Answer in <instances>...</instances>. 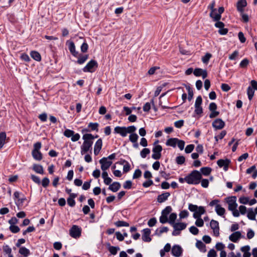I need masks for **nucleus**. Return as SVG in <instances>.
Instances as JSON below:
<instances>
[{
    "label": "nucleus",
    "instance_id": "obj_51",
    "mask_svg": "<svg viewBox=\"0 0 257 257\" xmlns=\"http://www.w3.org/2000/svg\"><path fill=\"white\" fill-rule=\"evenodd\" d=\"M194 149V145L193 144H190L187 145L185 149V152L186 153L189 154L191 153Z\"/></svg>",
    "mask_w": 257,
    "mask_h": 257
},
{
    "label": "nucleus",
    "instance_id": "obj_28",
    "mask_svg": "<svg viewBox=\"0 0 257 257\" xmlns=\"http://www.w3.org/2000/svg\"><path fill=\"white\" fill-rule=\"evenodd\" d=\"M30 55L35 60L40 62L41 60V56L40 54L36 51H32L30 53Z\"/></svg>",
    "mask_w": 257,
    "mask_h": 257
},
{
    "label": "nucleus",
    "instance_id": "obj_7",
    "mask_svg": "<svg viewBox=\"0 0 257 257\" xmlns=\"http://www.w3.org/2000/svg\"><path fill=\"white\" fill-rule=\"evenodd\" d=\"M99 163L101 164V169L102 171H106L112 164V162L108 160V158L103 157L99 160Z\"/></svg>",
    "mask_w": 257,
    "mask_h": 257
},
{
    "label": "nucleus",
    "instance_id": "obj_19",
    "mask_svg": "<svg viewBox=\"0 0 257 257\" xmlns=\"http://www.w3.org/2000/svg\"><path fill=\"white\" fill-rule=\"evenodd\" d=\"M98 126L99 124L97 122H90L88 125V127L90 128V130L83 129L82 130V132H89L90 131H95L97 132L98 131Z\"/></svg>",
    "mask_w": 257,
    "mask_h": 257
},
{
    "label": "nucleus",
    "instance_id": "obj_8",
    "mask_svg": "<svg viewBox=\"0 0 257 257\" xmlns=\"http://www.w3.org/2000/svg\"><path fill=\"white\" fill-rule=\"evenodd\" d=\"M210 227L213 229L214 235L218 236L219 235V227L218 222L211 220L210 223Z\"/></svg>",
    "mask_w": 257,
    "mask_h": 257
},
{
    "label": "nucleus",
    "instance_id": "obj_47",
    "mask_svg": "<svg viewBox=\"0 0 257 257\" xmlns=\"http://www.w3.org/2000/svg\"><path fill=\"white\" fill-rule=\"evenodd\" d=\"M125 163V164L123 165V171L124 173H127L130 170V167H131L130 165L128 163V162H127V161H126L125 160H123V163Z\"/></svg>",
    "mask_w": 257,
    "mask_h": 257
},
{
    "label": "nucleus",
    "instance_id": "obj_36",
    "mask_svg": "<svg viewBox=\"0 0 257 257\" xmlns=\"http://www.w3.org/2000/svg\"><path fill=\"white\" fill-rule=\"evenodd\" d=\"M3 249L4 252L8 254L9 257H14L11 253L12 249L8 245H4Z\"/></svg>",
    "mask_w": 257,
    "mask_h": 257
},
{
    "label": "nucleus",
    "instance_id": "obj_31",
    "mask_svg": "<svg viewBox=\"0 0 257 257\" xmlns=\"http://www.w3.org/2000/svg\"><path fill=\"white\" fill-rule=\"evenodd\" d=\"M32 155L33 158L37 161H40L42 159V154L40 151H32Z\"/></svg>",
    "mask_w": 257,
    "mask_h": 257
},
{
    "label": "nucleus",
    "instance_id": "obj_14",
    "mask_svg": "<svg viewBox=\"0 0 257 257\" xmlns=\"http://www.w3.org/2000/svg\"><path fill=\"white\" fill-rule=\"evenodd\" d=\"M195 76L197 77L202 76L203 79L207 76V73L206 70H203L201 68H195L193 71Z\"/></svg>",
    "mask_w": 257,
    "mask_h": 257
},
{
    "label": "nucleus",
    "instance_id": "obj_44",
    "mask_svg": "<svg viewBox=\"0 0 257 257\" xmlns=\"http://www.w3.org/2000/svg\"><path fill=\"white\" fill-rule=\"evenodd\" d=\"M88 55H85L78 58L77 63L79 64H83L88 59Z\"/></svg>",
    "mask_w": 257,
    "mask_h": 257
},
{
    "label": "nucleus",
    "instance_id": "obj_62",
    "mask_svg": "<svg viewBox=\"0 0 257 257\" xmlns=\"http://www.w3.org/2000/svg\"><path fill=\"white\" fill-rule=\"evenodd\" d=\"M189 231L191 233H192L194 235H197L199 232L198 229L194 226H191L189 228Z\"/></svg>",
    "mask_w": 257,
    "mask_h": 257
},
{
    "label": "nucleus",
    "instance_id": "obj_64",
    "mask_svg": "<svg viewBox=\"0 0 257 257\" xmlns=\"http://www.w3.org/2000/svg\"><path fill=\"white\" fill-rule=\"evenodd\" d=\"M177 145L178 148L180 149V150H183L185 146V142L183 140H180L178 139V141L177 142Z\"/></svg>",
    "mask_w": 257,
    "mask_h": 257
},
{
    "label": "nucleus",
    "instance_id": "obj_55",
    "mask_svg": "<svg viewBox=\"0 0 257 257\" xmlns=\"http://www.w3.org/2000/svg\"><path fill=\"white\" fill-rule=\"evenodd\" d=\"M196 220L195 221V225L198 227H202L204 225V221L203 219L200 217L195 218Z\"/></svg>",
    "mask_w": 257,
    "mask_h": 257
},
{
    "label": "nucleus",
    "instance_id": "obj_54",
    "mask_svg": "<svg viewBox=\"0 0 257 257\" xmlns=\"http://www.w3.org/2000/svg\"><path fill=\"white\" fill-rule=\"evenodd\" d=\"M249 64V61L247 59L245 58L243 59L239 64V66L241 68H245Z\"/></svg>",
    "mask_w": 257,
    "mask_h": 257
},
{
    "label": "nucleus",
    "instance_id": "obj_60",
    "mask_svg": "<svg viewBox=\"0 0 257 257\" xmlns=\"http://www.w3.org/2000/svg\"><path fill=\"white\" fill-rule=\"evenodd\" d=\"M132 182L130 180L126 181L123 185V188L124 189H131L132 188Z\"/></svg>",
    "mask_w": 257,
    "mask_h": 257
},
{
    "label": "nucleus",
    "instance_id": "obj_49",
    "mask_svg": "<svg viewBox=\"0 0 257 257\" xmlns=\"http://www.w3.org/2000/svg\"><path fill=\"white\" fill-rule=\"evenodd\" d=\"M188 215L189 212L187 210H184L181 211L179 214L180 219L186 218L188 216Z\"/></svg>",
    "mask_w": 257,
    "mask_h": 257
},
{
    "label": "nucleus",
    "instance_id": "obj_22",
    "mask_svg": "<svg viewBox=\"0 0 257 257\" xmlns=\"http://www.w3.org/2000/svg\"><path fill=\"white\" fill-rule=\"evenodd\" d=\"M174 229L181 231L186 228L187 224L185 223L178 222L175 223L172 225Z\"/></svg>",
    "mask_w": 257,
    "mask_h": 257
},
{
    "label": "nucleus",
    "instance_id": "obj_45",
    "mask_svg": "<svg viewBox=\"0 0 257 257\" xmlns=\"http://www.w3.org/2000/svg\"><path fill=\"white\" fill-rule=\"evenodd\" d=\"M115 225L117 226V227H121V226H129V223L125 222V221H120V220H118L116 222H115L114 223Z\"/></svg>",
    "mask_w": 257,
    "mask_h": 257
},
{
    "label": "nucleus",
    "instance_id": "obj_17",
    "mask_svg": "<svg viewBox=\"0 0 257 257\" xmlns=\"http://www.w3.org/2000/svg\"><path fill=\"white\" fill-rule=\"evenodd\" d=\"M247 6L246 0H239L236 4V8L240 13L244 12V8Z\"/></svg>",
    "mask_w": 257,
    "mask_h": 257
},
{
    "label": "nucleus",
    "instance_id": "obj_46",
    "mask_svg": "<svg viewBox=\"0 0 257 257\" xmlns=\"http://www.w3.org/2000/svg\"><path fill=\"white\" fill-rule=\"evenodd\" d=\"M186 89H187V90L188 91V99L189 101H190L192 99L193 96V90L189 86H187L186 87Z\"/></svg>",
    "mask_w": 257,
    "mask_h": 257
},
{
    "label": "nucleus",
    "instance_id": "obj_61",
    "mask_svg": "<svg viewBox=\"0 0 257 257\" xmlns=\"http://www.w3.org/2000/svg\"><path fill=\"white\" fill-rule=\"evenodd\" d=\"M31 179L36 184H40L41 180L39 177L35 176L34 175H31Z\"/></svg>",
    "mask_w": 257,
    "mask_h": 257
},
{
    "label": "nucleus",
    "instance_id": "obj_25",
    "mask_svg": "<svg viewBox=\"0 0 257 257\" xmlns=\"http://www.w3.org/2000/svg\"><path fill=\"white\" fill-rule=\"evenodd\" d=\"M19 253L24 257H27L30 254V251L26 247L22 246L19 248Z\"/></svg>",
    "mask_w": 257,
    "mask_h": 257
},
{
    "label": "nucleus",
    "instance_id": "obj_26",
    "mask_svg": "<svg viewBox=\"0 0 257 257\" xmlns=\"http://www.w3.org/2000/svg\"><path fill=\"white\" fill-rule=\"evenodd\" d=\"M178 141V139L177 138H170L167 140L166 144L168 146H171L175 148L177 145Z\"/></svg>",
    "mask_w": 257,
    "mask_h": 257
},
{
    "label": "nucleus",
    "instance_id": "obj_3",
    "mask_svg": "<svg viewBox=\"0 0 257 257\" xmlns=\"http://www.w3.org/2000/svg\"><path fill=\"white\" fill-rule=\"evenodd\" d=\"M225 200L228 204V209L232 212L233 216L238 217L239 212L237 209L236 197L235 196L228 197L225 199Z\"/></svg>",
    "mask_w": 257,
    "mask_h": 257
},
{
    "label": "nucleus",
    "instance_id": "obj_20",
    "mask_svg": "<svg viewBox=\"0 0 257 257\" xmlns=\"http://www.w3.org/2000/svg\"><path fill=\"white\" fill-rule=\"evenodd\" d=\"M241 234L239 231H235L232 233L229 237L230 241L233 242H236L237 240L241 237Z\"/></svg>",
    "mask_w": 257,
    "mask_h": 257
},
{
    "label": "nucleus",
    "instance_id": "obj_1",
    "mask_svg": "<svg viewBox=\"0 0 257 257\" xmlns=\"http://www.w3.org/2000/svg\"><path fill=\"white\" fill-rule=\"evenodd\" d=\"M82 139L84 142L82 145L81 146V154L86 153L90 149L92 148L94 136L91 134H86L83 136Z\"/></svg>",
    "mask_w": 257,
    "mask_h": 257
},
{
    "label": "nucleus",
    "instance_id": "obj_13",
    "mask_svg": "<svg viewBox=\"0 0 257 257\" xmlns=\"http://www.w3.org/2000/svg\"><path fill=\"white\" fill-rule=\"evenodd\" d=\"M125 126H116L114 129V133L119 134L121 137H125L127 136V133Z\"/></svg>",
    "mask_w": 257,
    "mask_h": 257
},
{
    "label": "nucleus",
    "instance_id": "obj_52",
    "mask_svg": "<svg viewBox=\"0 0 257 257\" xmlns=\"http://www.w3.org/2000/svg\"><path fill=\"white\" fill-rule=\"evenodd\" d=\"M41 183H42V185L43 187L46 188L48 186L50 183V180L48 178L45 177L42 179V181Z\"/></svg>",
    "mask_w": 257,
    "mask_h": 257
},
{
    "label": "nucleus",
    "instance_id": "obj_37",
    "mask_svg": "<svg viewBox=\"0 0 257 257\" xmlns=\"http://www.w3.org/2000/svg\"><path fill=\"white\" fill-rule=\"evenodd\" d=\"M247 93L249 100H251L254 95V90L251 86H248L247 89Z\"/></svg>",
    "mask_w": 257,
    "mask_h": 257
},
{
    "label": "nucleus",
    "instance_id": "obj_23",
    "mask_svg": "<svg viewBox=\"0 0 257 257\" xmlns=\"http://www.w3.org/2000/svg\"><path fill=\"white\" fill-rule=\"evenodd\" d=\"M120 188V184L117 182H114L110 184L108 187V189L113 192H117Z\"/></svg>",
    "mask_w": 257,
    "mask_h": 257
},
{
    "label": "nucleus",
    "instance_id": "obj_33",
    "mask_svg": "<svg viewBox=\"0 0 257 257\" xmlns=\"http://www.w3.org/2000/svg\"><path fill=\"white\" fill-rule=\"evenodd\" d=\"M196 246L201 251L204 252L206 250L205 245L201 241H197Z\"/></svg>",
    "mask_w": 257,
    "mask_h": 257
},
{
    "label": "nucleus",
    "instance_id": "obj_43",
    "mask_svg": "<svg viewBox=\"0 0 257 257\" xmlns=\"http://www.w3.org/2000/svg\"><path fill=\"white\" fill-rule=\"evenodd\" d=\"M150 153V150L148 148H144L143 149L140 155L142 158H145Z\"/></svg>",
    "mask_w": 257,
    "mask_h": 257
},
{
    "label": "nucleus",
    "instance_id": "obj_50",
    "mask_svg": "<svg viewBox=\"0 0 257 257\" xmlns=\"http://www.w3.org/2000/svg\"><path fill=\"white\" fill-rule=\"evenodd\" d=\"M126 129L127 134L129 133L130 134H135L134 133L136 131L137 128L134 125H131L128 127H126Z\"/></svg>",
    "mask_w": 257,
    "mask_h": 257
},
{
    "label": "nucleus",
    "instance_id": "obj_59",
    "mask_svg": "<svg viewBox=\"0 0 257 257\" xmlns=\"http://www.w3.org/2000/svg\"><path fill=\"white\" fill-rule=\"evenodd\" d=\"M238 37L241 43H243L246 41V38H245L243 33L242 32H239L238 34Z\"/></svg>",
    "mask_w": 257,
    "mask_h": 257
},
{
    "label": "nucleus",
    "instance_id": "obj_38",
    "mask_svg": "<svg viewBox=\"0 0 257 257\" xmlns=\"http://www.w3.org/2000/svg\"><path fill=\"white\" fill-rule=\"evenodd\" d=\"M201 174L205 176H208L210 174L211 171V169L209 167H203L200 169Z\"/></svg>",
    "mask_w": 257,
    "mask_h": 257
},
{
    "label": "nucleus",
    "instance_id": "obj_57",
    "mask_svg": "<svg viewBox=\"0 0 257 257\" xmlns=\"http://www.w3.org/2000/svg\"><path fill=\"white\" fill-rule=\"evenodd\" d=\"M74 134V131L69 129H66L64 132V135L67 138L72 137Z\"/></svg>",
    "mask_w": 257,
    "mask_h": 257
},
{
    "label": "nucleus",
    "instance_id": "obj_12",
    "mask_svg": "<svg viewBox=\"0 0 257 257\" xmlns=\"http://www.w3.org/2000/svg\"><path fill=\"white\" fill-rule=\"evenodd\" d=\"M230 163V161L228 159L226 160H223V159H219L217 161V164L218 166L221 168L223 167V170L225 171H227L228 169V166L229 163Z\"/></svg>",
    "mask_w": 257,
    "mask_h": 257
},
{
    "label": "nucleus",
    "instance_id": "obj_39",
    "mask_svg": "<svg viewBox=\"0 0 257 257\" xmlns=\"http://www.w3.org/2000/svg\"><path fill=\"white\" fill-rule=\"evenodd\" d=\"M177 218V214L176 213H172L170 214L169 216V219L168 220V222L172 225L173 224H174L175 222V220Z\"/></svg>",
    "mask_w": 257,
    "mask_h": 257
},
{
    "label": "nucleus",
    "instance_id": "obj_2",
    "mask_svg": "<svg viewBox=\"0 0 257 257\" xmlns=\"http://www.w3.org/2000/svg\"><path fill=\"white\" fill-rule=\"evenodd\" d=\"M202 179V175L197 170L192 171L185 177V182L188 184H198Z\"/></svg>",
    "mask_w": 257,
    "mask_h": 257
},
{
    "label": "nucleus",
    "instance_id": "obj_35",
    "mask_svg": "<svg viewBox=\"0 0 257 257\" xmlns=\"http://www.w3.org/2000/svg\"><path fill=\"white\" fill-rule=\"evenodd\" d=\"M6 139V134L5 132L0 133V150L3 148L5 144Z\"/></svg>",
    "mask_w": 257,
    "mask_h": 257
},
{
    "label": "nucleus",
    "instance_id": "obj_48",
    "mask_svg": "<svg viewBox=\"0 0 257 257\" xmlns=\"http://www.w3.org/2000/svg\"><path fill=\"white\" fill-rule=\"evenodd\" d=\"M212 55L210 53H206L202 58V61L204 63H207L211 57Z\"/></svg>",
    "mask_w": 257,
    "mask_h": 257
},
{
    "label": "nucleus",
    "instance_id": "obj_63",
    "mask_svg": "<svg viewBox=\"0 0 257 257\" xmlns=\"http://www.w3.org/2000/svg\"><path fill=\"white\" fill-rule=\"evenodd\" d=\"M157 223V219L156 218L153 217L151 218L148 222V225L150 227L154 226Z\"/></svg>",
    "mask_w": 257,
    "mask_h": 257
},
{
    "label": "nucleus",
    "instance_id": "obj_5",
    "mask_svg": "<svg viewBox=\"0 0 257 257\" xmlns=\"http://www.w3.org/2000/svg\"><path fill=\"white\" fill-rule=\"evenodd\" d=\"M162 151V147L161 145H158L155 146L153 149V154L152 155V158L155 160H159L161 157V152Z\"/></svg>",
    "mask_w": 257,
    "mask_h": 257
},
{
    "label": "nucleus",
    "instance_id": "obj_56",
    "mask_svg": "<svg viewBox=\"0 0 257 257\" xmlns=\"http://www.w3.org/2000/svg\"><path fill=\"white\" fill-rule=\"evenodd\" d=\"M142 175V171L139 169H136L133 174V179L139 178Z\"/></svg>",
    "mask_w": 257,
    "mask_h": 257
},
{
    "label": "nucleus",
    "instance_id": "obj_6",
    "mask_svg": "<svg viewBox=\"0 0 257 257\" xmlns=\"http://www.w3.org/2000/svg\"><path fill=\"white\" fill-rule=\"evenodd\" d=\"M217 107V106L215 103L211 102L210 103L209 106V110L211 111V113L209 114L210 118H212L217 116L219 115V111H216Z\"/></svg>",
    "mask_w": 257,
    "mask_h": 257
},
{
    "label": "nucleus",
    "instance_id": "obj_40",
    "mask_svg": "<svg viewBox=\"0 0 257 257\" xmlns=\"http://www.w3.org/2000/svg\"><path fill=\"white\" fill-rule=\"evenodd\" d=\"M138 138L139 136L136 133L130 134L129 136V140L132 143H136L137 142Z\"/></svg>",
    "mask_w": 257,
    "mask_h": 257
},
{
    "label": "nucleus",
    "instance_id": "obj_4",
    "mask_svg": "<svg viewBox=\"0 0 257 257\" xmlns=\"http://www.w3.org/2000/svg\"><path fill=\"white\" fill-rule=\"evenodd\" d=\"M98 67V63L96 60H90L82 69L84 72H94Z\"/></svg>",
    "mask_w": 257,
    "mask_h": 257
},
{
    "label": "nucleus",
    "instance_id": "obj_32",
    "mask_svg": "<svg viewBox=\"0 0 257 257\" xmlns=\"http://www.w3.org/2000/svg\"><path fill=\"white\" fill-rule=\"evenodd\" d=\"M247 217L250 220H255V214L252 208H250L248 209Z\"/></svg>",
    "mask_w": 257,
    "mask_h": 257
},
{
    "label": "nucleus",
    "instance_id": "obj_29",
    "mask_svg": "<svg viewBox=\"0 0 257 257\" xmlns=\"http://www.w3.org/2000/svg\"><path fill=\"white\" fill-rule=\"evenodd\" d=\"M210 17L213 19L214 21H218L221 19V15L217 13V11H211Z\"/></svg>",
    "mask_w": 257,
    "mask_h": 257
},
{
    "label": "nucleus",
    "instance_id": "obj_53",
    "mask_svg": "<svg viewBox=\"0 0 257 257\" xmlns=\"http://www.w3.org/2000/svg\"><path fill=\"white\" fill-rule=\"evenodd\" d=\"M9 229L10 231L14 233H16L19 232L20 230V228L18 226L15 225H11L9 227Z\"/></svg>",
    "mask_w": 257,
    "mask_h": 257
},
{
    "label": "nucleus",
    "instance_id": "obj_16",
    "mask_svg": "<svg viewBox=\"0 0 257 257\" xmlns=\"http://www.w3.org/2000/svg\"><path fill=\"white\" fill-rule=\"evenodd\" d=\"M102 146V140L101 139H99L94 145V154L97 156L99 153Z\"/></svg>",
    "mask_w": 257,
    "mask_h": 257
},
{
    "label": "nucleus",
    "instance_id": "obj_41",
    "mask_svg": "<svg viewBox=\"0 0 257 257\" xmlns=\"http://www.w3.org/2000/svg\"><path fill=\"white\" fill-rule=\"evenodd\" d=\"M185 161V158L183 156H179L176 158V162L178 165H182Z\"/></svg>",
    "mask_w": 257,
    "mask_h": 257
},
{
    "label": "nucleus",
    "instance_id": "obj_27",
    "mask_svg": "<svg viewBox=\"0 0 257 257\" xmlns=\"http://www.w3.org/2000/svg\"><path fill=\"white\" fill-rule=\"evenodd\" d=\"M77 195L75 194H70L69 197L67 199V203L70 206L73 207L75 205L74 198Z\"/></svg>",
    "mask_w": 257,
    "mask_h": 257
},
{
    "label": "nucleus",
    "instance_id": "obj_15",
    "mask_svg": "<svg viewBox=\"0 0 257 257\" xmlns=\"http://www.w3.org/2000/svg\"><path fill=\"white\" fill-rule=\"evenodd\" d=\"M143 234L142 235V239L145 242H150L152 239L150 235L151 234V230L149 228H145L142 230Z\"/></svg>",
    "mask_w": 257,
    "mask_h": 257
},
{
    "label": "nucleus",
    "instance_id": "obj_34",
    "mask_svg": "<svg viewBox=\"0 0 257 257\" xmlns=\"http://www.w3.org/2000/svg\"><path fill=\"white\" fill-rule=\"evenodd\" d=\"M69 50L71 53L75 57L77 56L78 54L77 52L75 50V46L73 42H71L69 45Z\"/></svg>",
    "mask_w": 257,
    "mask_h": 257
},
{
    "label": "nucleus",
    "instance_id": "obj_21",
    "mask_svg": "<svg viewBox=\"0 0 257 257\" xmlns=\"http://www.w3.org/2000/svg\"><path fill=\"white\" fill-rule=\"evenodd\" d=\"M205 212V210L204 207L198 206V209L193 213V216L194 218H199L200 217L202 214H204Z\"/></svg>",
    "mask_w": 257,
    "mask_h": 257
},
{
    "label": "nucleus",
    "instance_id": "obj_9",
    "mask_svg": "<svg viewBox=\"0 0 257 257\" xmlns=\"http://www.w3.org/2000/svg\"><path fill=\"white\" fill-rule=\"evenodd\" d=\"M70 235L73 238H78L81 235V229L77 225H73L70 230Z\"/></svg>",
    "mask_w": 257,
    "mask_h": 257
},
{
    "label": "nucleus",
    "instance_id": "obj_58",
    "mask_svg": "<svg viewBox=\"0 0 257 257\" xmlns=\"http://www.w3.org/2000/svg\"><path fill=\"white\" fill-rule=\"evenodd\" d=\"M119 249V248L118 247H115V246H110L109 248V251L110 252L113 254L115 255L117 253V251Z\"/></svg>",
    "mask_w": 257,
    "mask_h": 257
},
{
    "label": "nucleus",
    "instance_id": "obj_10",
    "mask_svg": "<svg viewBox=\"0 0 257 257\" xmlns=\"http://www.w3.org/2000/svg\"><path fill=\"white\" fill-rule=\"evenodd\" d=\"M171 252L173 256L180 257L182 254L183 249L179 245H174L172 248Z\"/></svg>",
    "mask_w": 257,
    "mask_h": 257
},
{
    "label": "nucleus",
    "instance_id": "obj_18",
    "mask_svg": "<svg viewBox=\"0 0 257 257\" xmlns=\"http://www.w3.org/2000/svg\"><path fill=\"white\" fill-rule=\"evenodd\" d=\"M170 196L169 192H165L158 196L157 201L159 203H163L166 201Z\"/></svg>",
    "mask_w": 257,
    "mask_h": 257
},
{
    "label": "nucleus",
    "instance_id": "obj_42",
    "mask_svg": "<svg viewBox=\"0 0 257 257\" xmlns=\"http://www.w3.org/2000/svg\"><path fill=\"white\" fill-rule=\"evenodd\" d=\"M172 210V207L170 206H168L162 210L161 214L168 217V215L171 212Z\"/></svg>",
    "mask_w": 257,
    "mask_h": 257
},
{
    "label": "nucleus",
    "instance_id": "obj_11",
    "mask_svg": "<svg viewBox=\"0 0 257 257\" xmlns=\"http://www.w3.org/2000/svg\"><path fill=\"white\" fill-rule=\"evenodd\" d=\"M224 122L220 118H217L212 122V126L215 130H221L224 127Z\"/></svg>",
    "mask_w": 257,
    "mask_h": 257
},
{
    "label": "nucleus",
    "instance_id": "obj_24",
    "mask_svg": "<svg viewBox=\"0 0 257 257\" xmlns=\"http://www.w3.org/2000/svg\"><path fill=\"white\" fill-rule=\"evenodd\" d=\"M215 211L218 215L222 216L225 213V209L222 207L220 204H217L215 206Z\"/></svg>",
    "mask_w": 257,
    "mask_h": 257
},
{
    "label": "nucleus",
    "instance_id": "obj_30",
    "mask_svg": "<svg viewBox=\"0 0 257 257\" xmlns=\"http://www.w3.org/2000/svg\"><path fill=\"white\" fill-rule=\"evenodd\" d=\"M33 169L35 172L40 174H43L44 173L43 168L40 165L34 164L33 166Z\"/></svg>",
    "mask_w": 257,
    "mask_h": 257
}]
</instances>
